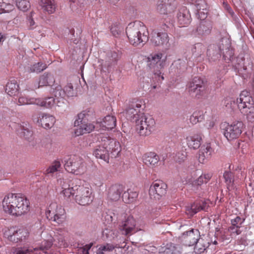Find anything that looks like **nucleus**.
<instances>
[{
	"label": "nucleus",
	"instance_id": "10",
	"mask_svg": "<svg viewBox=\"0 0 254 254\" xmlns=\"http://www.w3.org/2000/svg\"><path fill=\"white\" fill-rule=\"evenodd\" d=\"M136 129L138 133L143 136L151 134L155 124V121L151 117H147L145 115L135 122Z\"/></svg>",
	"mask_w": 254,
	"mask_h": 254
},
{
	"label": "nucleus",
	"instance_id": "21",
	"mask_svg": "<svg viewBox=\"0 0 254 254\" xmlns=\"http://www.w3.org/2000/svg\"><path fill=\"white\" fill-rule=\"evenodd\" d=\"M200 234L198 230L191 229L183 234V241L185 245L191 246L194 245L199 239Z\"/></svg>",
	"mask_w": 254,
	"mask_h": 254
},
{
	"label": "nucleus",
	"instance_id": "25",
	"mask_svg": "<svg viewBox=\"0 0 254 254\" xmlns=\"http://www.w3.org/2000/svg\"><path fill=\"white\" fill-rule=\"evenodd\" d=\"M187 143L190 149L194 150L199 148L202 141V134L197 133L190 134L186 137Z\"/></svg>",
	"mask_w": 254,
	"mask_h": 254
},
{
	"label": "nucleus",
	"instance_id": "38",
	"mask_svg": "<svg viewBox=\"0 0 254 254\" xmlns=\"http://www.w3.org/2000/svg\"><path fill=\"white\" fill-rule=\"evenodd\" d=\"M46 68V64L42 62H38L27 66L25 68V70L28 73H39L43 71Z\"/></svg>",
	"mask_w": 254,
	"mask_h": 254
},
{
	"label": "nucleus",
	"instance_id": "9",
	"mask_svg": "<svg viewBox=\"0 0 254 254\" xmlns=\"http://www.w3.org/2000/svg\"><path fill=\"white\" fill-rule=\"evenodd\" d=\"M46 215L49 219L59 224L63 223L66 219L64 209L56 202H52L50 204L46 212Z\"/></svg>",
	"mask_w": 254,
	"mask_h": 254
},
{
	"label": "nucleus",
	"instance_id": "4",
	"mask_svg": "<svg viewBox=\"0 0 254 254\" xmlns=\"http://www.w3.org/2000/svg\"><path fill=\"white\" fill-rule=\"evenodd\" d=\"M64 168L67 172L76 175H82L86 170L85 162L81 157L77 155L71 156L65 161Z\"/></svg>",
	"mask_w": 254,
	"mask_h": 254
},
{
	"label": "nucleus",
	"instance_id": "44",
	"mask_svg": "<svg viewBox=\"0 0 254 254\" xmlns=\"http://www.w3.org/2000/svg\"><path fill=\"white\" fill-rule=\"evenodd\" d=\"M61 167V164L60 161H55L53 162L51 165L44 171V174L48 176H53V175L60 171Z\"/></svg>",
	"mask_w": 254,
	"mask_h": 254
},
{
	"label": "nucleus",
	"instance_id": "11",
	"mask_svg": "<svg viewBox=\"0 0 254 254\" xmlns=\"http://www.w3.org/2000/svg\"><path fill=\"white\" fill-rule=\"evenodd\" d=\"M47 240H44L41 245L38 247L32 248H18L15 249L13 252V254H32L33 253L37 254L39 251V254H47V251L49 250L53 244V238L51 236L46 237Z\"/></svg>",
	"mask_w": 254,
	"mask_h": 254
},
{
	"label": "nucleus",
	"instance_id": "42",
	"mask_svg": "<svg viewBox=\"0 0 254 254\" xmlns=\"http://www.w3.org/2000/svg\"><path fill=\"white\" fill-rule=\"evenodd\" d=\"M211 31V26L208 22L202 21L197 28L199 34L202 35H208Z\"/></svg>",
	"mask_w": 254,
	"mask_h": 254
},
{
	"label": "nucleus",
	"instance_id": "52",
	"mask_svg": "<svg viewBox=\"0 0 254 254\" xmlns=\"http://www.w3.org/2000/svg\"><path fill=\"white\" fill-rule=\"evenodd\" d=\"M211 177V175L209 174H202L195 181V184L200 186L203 183H206L210 180Z\"/></svg>",
	"mask_w": 254,
	"mask_h": 254
},
{
	"label": "nucleus",
	"instance_id": "32",
	"mask_svg": "<svg viewBox=\"0 0 254 254\" xmlns=\"http://www.w3.org/2000/svg\"><path fill=\"white\" fill-rule=\"evenodd\" d=\"M54 81L55 79L51 74L45 73L40 76L38 85H35L34 88L37 89L44 86H50Z\"/></svg>",
	"mask_w": 254,
	"mask_h": 254
},
{
	"label": "nucleus",
	"instance_id": "45",
	"mask_svg": "<svg viewBox=\"0 0 254 254\" xmlns=\"http://www.w3.org/2000/svg\"><path fill=\"white\" fill-rule=\"evenodd\" d=\"M207 88L204 86H200L197 88H194V90H189V92L190 94L195 96L197 98H200L204 96L207 94Z\"/></svg>",
	"mask_w": 254,
	"mask_h": 254
},
{
	"label": "nucleus",
	"instance_id": "47",
	"mask_svg": "<svg viewBox=\"0 0 254 254\" xmlns=\"http://www.w3.org/2000/svg\"><path fill=\"white\" fill-rule=\"evenodd\" d=\"M36 102L37 98H30L26 97L25 95H21L18 98L17 104L19 106L28 104L36 105Z\"/></svg>",
	"mask_w": 254,
	"mask_h": 254
},
{
	"label": "nucleus",
	"instance_id": "53",
	"mask_svg": "<svg viewBox=\"0 0 254 254\" xmlns=\"http://www.w3.org/2000/svg\"><path fill=\"white\" fill-rule=\"evenodd\" d=\"M224 105L227 108L234 109L236 104L234 99L231 97H227L224 100Z\"/></svg>",
	"mask_w": 254,
	"mask_h": 254
},
{
	"label": "nucleus",
	"instance_id": "35",
	"mask_svg": "<svg viewBox=\"0 0 254 254\" xmlns=\"http://www.w3.org/2000/svg\"><path fill=\"white\" fill-rule=\"evenodd\" d=\"M195 6L197 10L198 18L201 20H204L207 17V6L205 1L198 0L196 2Z\"/></svg>",
	"mask_w": 254,
	"mask_h": 254
},
{
	"label": "nucleus",
	"instance_id": "15",
	"mask_svg": "<svg viewBox=\"0 0 254 254\" xmlns=\"http://www.w3.org/2000/svg\"><path fill=\"white\" fill-rule=\"evenodd\" d=\"M237 106L242 114L248 113L249 108L254 105V100L250 92L243 91L240 94L239 98L237 99Z\"/></svg>",
	"mask_w": 254,
	"mask_h": 254
},
{
	"label": "nucleus",
	"instance_id": "51",
	"mask_svg": "<svg viewBox=\"0 0 254 254\" xmlns=\"http://www.w3.org/2000/svg\"><path fill=\"white\" fill-rule=\"evenodd\" d=\"M241 227L230 226L228 229V232L230 236L232 238L236 237L237 236L241 234L242 231L241 230Z\"/></svg>",
	"mask_w": 254,
	"mask_h": 254
},
{
	"label": "nucleus",
	"instance_id": "27",
	"mask_svg": "<svg viewBox=\"0 0 254 254\" xmlns=\"http://www.w3.org/2000/svg\"><path fill=\"white\" fill-rule=\"evenodd\" d=\"M60 185L62 187V191L61 192V194L63 195L64 198L68 199L71 196H75V185L72 187H70L69 185L66 183L63 180H60Z\"/></svg>",
	"mask_w": 254,
	"mask_h": 254
},
{
	"label": "nucleus",
	"instance_id": "31",
	"mask_svg": "<svg viewBox=\"0 0 254 254\" xmlns=\"http://www.w3.org/2000/svg\"><path fill=\"white\" fill-rule=\"evenodd\" d=\"M102 129H112L116 126V118L113 116H107L102 122L97 123Z\"/></svg>",
	"mask_w": 254,
	"mask_h": 254
},
{
	"label": "nucleus",
	"instance_id": "48",
	"mask_svg": "<svg viewBox=\"0 0 254 254\" xmlns=\"http://www.w3.org/2000/svg\"><path fill=\"white\" fill-rule=\"evenodd\" d=\"M203 119V111L200 110H197L194 112L192 115L190 116V121L192 124L195 125L197 123L201 122Z\"/></svg>",
	"mask_w": 254,
	"mask_h": 254
},
{
	"label": "nucleus",
	"instance_id": "20",
	"mask_svg": "<svg viewBox=\"0 0 254 254\" xmlns=\"http://www.w3.org/2000/svg\"><path fill=\"white\" fill-rule=\"evenodd\" d=\"M177 22L180 27L187 26L191 22V16L186 7H181L177 14Z\"/></svg>",
	"mask_w": 254,
	"mask_h": 254
},
{
	"label": "nucleus",
	"instance_id": "7",
	"mask_svg": "<svg viewBox=\"0 0 254 254\" xmlns=\"http://www.w3.org/2000/svg\"><path fill=\"white\" fill-rule=\"evenodd\" d=\"M170 38L165 30H153L151 33L150 42L154 46L163 50H168L171 46Z\"/></svg>",
	"mask_w": 254,
	"mask_h": 254
},
{
	"label": "nucleus",
	"instance_id": "55",
	"mask_svg": "<svg viewBox=\"0 0 254 254\" xmlns=\"http://www.w3.org/2000/svg\"><path fill=\"white\" fill-rule=\"evenodd\" d=\"M245 219L242 218L240 216H236L235 218L231 220V226L239 227L242 228V224L244 223Z\"/></svg>",
	"mask_w": 254,
	"mask_h": 254
},
{
	"label": "nucleus",
	"instance_id": "39",
	"mask_svg": "<svg viewBox=\"0 0 254 254\" xmlns=\"http://www.w3.org/2000/svg\"><path fill=\"white\" fill-rule=\"evenodd\" d=\"M16 130L21 137L27 140L30 139L33 135V132L28 127L23 125H18Z\"/></svg>",
	"mask_w": 254,
	"mask_h": 254
},
{
	"label": "nucleus",
	"instance_id": "14",
	"mask_svg": "<svg viewBox=\"0 0 254 254\" xmlns=\"http://www.w3.org/2000/svg\"><path fill=\"white\" fill-rule=\"evenodd\" d=\"M243 126V123L240 121L228 124L224 129L225 137L229 141L238 138L242 133Z\"/></svg>",
	"mask_w": 254,
	"mask_h": 254
},
{
	"label": "nucleus",
	"instance_id": "43",
	"mask_svg": "<svg viewBox=\"0 0 254 254\" xmlns=\"http://www.w3.org/2000/svg\"><path fill=\"white\" fill-rule=\"evenodd\" d=\"M208 246V242L204 239H199L195 244L194 251L196 254H200L203 253Z\"/></svg>",
	"mask_w": 254,
	"mask_h": 254
},
{
	"label": "nucleus",
	"instance_id": "46",
	"mask_svg": "<svg viewBox=\"0 0 254 254\" xmlns=\"http://www.w3.org/2000/svg\"><path fill=\"white\" fill-rule=\"evenodd\" d=\"M223 58L226 62L229 63L233 58L234 51L232 49L230 48L229 45H224V50L222 51Z\"/></svg>",
	"mask_w": 254,
	"mask_h": 254
},
{
	"label": "nucleus",
	"instance_id": "40",
	"mask_svg": "<svg viewBox=\"0 0 254 254\" xmlns=\"http://www.w3.org/2000/svg\"><path fill=\"white\" fill-rule=\"evenodd\" d=\"M191 51L195 57H200L205 53L206 47L202 43H197L192 46Z\"/></svg>",
	"mask_w": 254,
	"mask_h": 254
},
{
	"label": "nucleus",
	"instance_id": "50",
	"mask_svg": "<svg viewBox=\"0 0 254 254\" xmlns=\"http://www.w3.org/2000/svg\"><path fill=\"white\" fill-rule=\"evenodd\" d=\"M17 7L23 11H27L30 7V3L28 0H16Z\"/></svg>",
	"mask_w": 254,
	"mask_h": 254
},
{
	"label": "nucleus",
	"instance_id": "62",
	"mask_svg": "<svg viewBox=\"0 0 254 254\" xmlns=\"http://www.w3.org/2000/svg\"><path fill=\"white\" fill-rule=\"evenodd\" d=\"M166 18H164V20H163V19H161L162 23H163V25L168 27L167 23H170V20L171 19V15H166Z\"/></svg>",
	"mask_w": 254,
	"mask_h": 254
},
{
	"label": "nucleus",
	"instance_id": "60",
	"mask_svg": "<svg viewBox=\"0 0 254 254\" xmlns=\"http://www.w3.org/2000/svg\"><path fill=\"white\" fill-rule=\"evenodd\" d=\"M111 31L115 36H117L121 32L119 27L117 25H112L111 27Z\"/></svg>",
	"mask_w": 254,
	"mask_h": 254
},
{
	"label": "nucleus",
	"instance_id": "34",
	"mask_svg": "<svg viewBox=\"0 0 254 254\" xmlns=\"http://www.w3.org/2000/svg\"><path fill=\"white\" fill-rule=\"evenodd\" d=\"M39 3L44 12L52 14L56 11L57 5L55 0H40Z\"/></svg>",
	"mask_w": 254,
	"mask_h": 254
},
{
	"label": "nucleus",
	"instance_id": "63",
	"mask_svg": "<svg viewBox=\"0 0 254 254\" xmlns=\"http://www.w3.org/2000/svg\"><path fill=\"white\" fill-rule=\"evenodd\" d=\"M28 25H29V28L30 29H33L34 28V25L35 24V23L33 20V18L30 17L29 19H28Z\"/></svg>",
	"mask_w": 254,
	"mask_h": 254
},
{
	"label": "nucleus",
	"instance_id": "36",
	"mask_svg": "<svg viewBox=\"0 0 254 254\" xmlns=\"http://www.w3.org/2000/svg\"><path fill=\"white\" fill-rule=\"evenodd\" d=\"M19 85L15 80L8 82L6 85L5 91L9 96H14L19 93Z\"/></svg>",
	"mask_w": 254,
	"mask_h": 254
},
{
	"label": "nucleus",
	"instance_id": "26",
	"mask_svg": "<svg viewBox=\"0 0 254 254\" xmlns=\"http://www.w3.org/2000/svg\"><path fill=\"white\" fill-rule=\"evenodd\" d=\"M224 46L223 40H221L217 44L210 45L206 51L207 57H210L212 55L216 56L217 58H220L222 51L224 50Z\"/></svg>",
	"mask_w": 254,
	"mask_h": 254
},
{
	"label": "nucleus",
	"instance_id": "56",
	"mask_svg": "<svg viewBox=\"0 0 254 254\" xmlns=\"http://www.w3.org/2000/svg\"><path fill=\"white\" fill-rule=\"evenodd\" d=\"M175 247L172 244L167 245L165 248H163L162 251L160 252V254H174Z\"/></svg>",
	"mask_w": 254,
	"mask_h": 254
},
{
	"label": "nucleus",
	"instance_id": "33",
	"mask_svg": "<svg viewBox=\"0 0 254 254\" xmlns=\"http://www.w3.org/2000/svg\"><path fill=\"white\" fill-rule=\"evenodd\" d=\"M212 151L209 144L203 145L199 151L198 161L201 163H204L205 160L210 157Z\"/></svg>",
	"mask_w": 254,
	"mask_h": 254
},
{
	"label": "nucleus",
	"instance_id": "57",
	"mask_svg": "<svg viewBox=\"0 0 254 254\" xmlns=\"http://www.w3.org/2000/svg\"><path fill=\"white\" fill-rule=\"evenodd\" d=\"M1 8L0 9V13L3 12H9L12 10L14 8V6L12 4L8 3L5 5V6L3 5H1Z\"/></svg>",
	"mask_w": 254,
	"mask_h": 254
},
{
	"label": "nucleus",
	"instance_id": "13",
	"mask_svg": "<svg viewBox=\"0 0 254 254\" xmlns=\"http://www.w3.org/2000/svg\"><path fill=\"white\" fill-rule=\"evenodd\" d=\"M4 235L8 241L13 243H18L27 240L29 233L25 229L11 227L5 231Z\"/></svg>",
	"mask_w": 254,
	"mask_h": 254
},
{
	"label": "nucleus",
	"instance_id": "37",
	"mask_svg": "<svg viewBox=\"0 0 254 254\" xmlns=\"http://www.w3.org/2000/svg\"><path fill=\"white\" fill-rule=\"evenodd\" d=\"M55 99L53 97H48L44 99L37 98L36 105L46 108H52L55 105Z\"/></svg>",
	"mask_w": 254,
	"mask_h": 254
},
{
	"label": "nucleus",
	"instance_id": "58",
	"mask_svg": "<svg viewBox=\"0 0 254 254\" xmlns=\"http://www.w3.org/2000/svg\"><path fill=\"white\" fill-rule=\"evenodd\" d=\"M248 109V113L243 114L247 116L248 119L250 120V121L254 122V106Z\"/></svg>",
	"mask_w": 254,
	"mask_h": 254
},
{
	"label": "nucleus",
	"instance_id": "1",
	"mask_svg": "<svg viewBox=\"0 0 254 254\" xmlns=\"http://www.w3.org/2000/svg\"><path fill=\"white\" fill-rule=\"evenodd\" d=\"M3 211L12 216L20 217L28 213L30 210L29 199L21 193H8L2 201Z\"/></svg>",
	"mask_w": 254,
	"mask_h": 254
},
{
	"label": "nucleus",
	"instance_id": "29",
	"mask_svg": "<svg viewBox=\"0 0 254 254\" xmlns=\"http://www.w3.org/2000/svg\"><path fill=\"white\" fill-rule=\"evenodd\" d=\"M206 207V204L204 202H195L186 207V213L191 216L201 210H205Z\"/></svg>",
	"mask_w": 254,
	"mask_h": 254
},
{
	"label": "nucleus",
	"instance_id": "54",
	"mask_svg": "<svg viewBox=\"0 0 254 254\" xmlns=\"http://www.w3.org/2000/svg\"><path fill=\"white\" fill-rule=\"evenodd\" d=\"M171 69H173L175 67L179 68L180 70H183L186 68V64L184 61L179 60L174 62L171 66Z\"/></svg>",
	"mask_w": 254,
	"mask_h": 254
},
{
	"label": "nucleus",
	"instance_id": "64",
	"mask_svg": "<svg viewBox=\"0 0 254 254\" xmlns=\"http://www.w3.org/2000/svg\"><path fill=\"white\" fill-rule=\"evenodd\" d=\"M104 251L100 247L97 250V254H104Z\"/></svg>",
	"mask_w": 254,
	"mask_h": 254
},
{
	"label": "nucleus",
	"instance_id": "41",
	"mask_svg": "<svg viewBox=\"0 0 254 254\" xmlns=\"http://www.w3.org/2000/svg\"><path fill=\"white\" fill-rule=\"evenodd\" d=\"M138 196V193L136 191H133L128 189L127 192L123 194V199L125 202L129 203L133 202Z\"/></svg>",
	"mask_w": 254,
	"mask_h": 254
},
{
	"label": "nucleus",
	"instance_id": "18",
	"mask_svg": "<svg viewBox=\"0 0 254 254\" xmlns=\"http://www.w3.org/2000/svg\"><path fill=\"white\" fill-rule=\"evenodd\" d=\"M167 185L163 181L158 180L153 183L151 185L149 193L150 197L155 199H159L166 193Z\"/></svg>",
	"mask_w": 254,
	"mask_h": 254
},
{
	"label": "nucleus",
	"instance_id": "49",
	"mask_svg": "<svg viewBox=\"0 0 254 254\" xmlns=\"http://www.w3.org/2000/svg\"><path fill=\"white\" fill-rule=\"evenodd\" d=\"M204 86L203 81L198 77H194L188 86L189 90H194V88Z\"/></svg>",
	"mask_w": 254,
	"mask_h": 254
},
{
	"label": "nucleus",
	"instance_id": "16",
	"mask_svg": "<svg viewBox=\"0 0 254 254\" xmlns=\"http://www.w3.org/2000/svg\"><path fill=\"white\" fill-rule=\"evenodd\" d=\"M225 182L229 190L234 188V186L243 180L245 175L241 170H236L234 172L225 171L223 174Z\"/></svg>",
	"mask_w": 254,
	"mask_h": 254
},
{
	"label": "nucleus",
	"instance_id": "61",
	"mask_svg": "<svg viewBox=\"0 0 254 254\" xmlns=\"http://www.w3.org/2000/svg\"><path fill=\"white\" fill-rule=\"evenodd\" d=\"M186 155L183 153H178L177 155V161L179 162H182L186 159Z\"/></svg>",
	"mask_w": 254,
	"mask_h": 254
},
{
	"label": "nucleus",
	"instance_id": "8",
	"mask_svg": "<svg viewBox=\"0 0 254 254\" xmlns=\"http://www.w3.org/2000/svg\"><path fill=\"white\" fill-rule=\"evenodd\" d=\"M76 128L74 130L76 136H79L91 132L95 127L92 123L88 122L86 111H83L78 115L77 119L74 122Z\"/></svg>",
	"mask_w": 254,
	"mask_h": 254
},
{
	"label": "nucleus",
	"instance_id": "22",
	"mask_svg": "<svg viewBox=\"0 0 254 254\" xmlns=\"http://www.w3.org/2000/svg\"><path fill=\"white\" fill-rule=\"evenodd\" d=\"M52 89H53L52 93L57 97L64 98L65 95L68 97L73 96L74 95L73 87L71 83H67L64 89L60 85H58Z\"/></svg>",
	"mask_w": 254,
	"mask_h": 254
},
{
	"label": "nucleus",
	"instance_id": "3",
	"mask_svg": "<svg viewBox=\"0 0 254 254\" xmlns=\"http://www.w3.org/2000/svg\"><path fill=\"white\" fill-rule=\"evenodd\" d=\"M117 219L119 221L118 228L122 234L129 236L138 231L136 221L131 215L121 212L118 214Z\"/></svg>",
	"mask_w": 254,
	"mask_h": 254
},
{
	"label": "nucleus",
	"instance_id": "24",
	"mask_svg": "<svg viewBox=\"0 0 254 254\" xmlns=\"http://www.w3.org/2000/svg\"><path fill=\"white\" fill-rule=\"evenodd\" d=\"M37 122L45 129L52 127L55 122V118L49 114L42 113L39 115Z\"/></svg>",
	"mask_w": 254,
	"mask_h": 254
},
{
	"label": "nucleus",
	"instance_id": "17",
	"mask_svg": "<svg viewBox=\"0 0 254 254\" xmlns=\"http://www.w3.org/2000/svg\"><path fill=\"white\" fill-rule=\"evenodd\" d=\"M102 144L105 145L109 155L112 158H116L119 156L121 151V145L116 140L107 136L102 137Z\"/></svg>",
	"mask_w": 254,
	"mask_h": 254
},
{
	"label": "nucleus",
	"instance_id": "30",
	"mask_svg": "<svg viewBox=\"0 0 254 254\" xmlns=\"http://www.w3.org/2000/svg\"><path fill=\"white\" fill-rule=\"evenodd\" d=\"M143 162L147 166L149 167L155 166L159 161L158 155L154 152H147L143 155Z\"/></svg>",
	"mask_w": 254,
	"mask_h": 254
},
{
	"label": "nucleus",
	"instance_id": "6",
	"mask_svg": "<svg viewBox=\"0 0 254 254\" xmlns=\"http://www.w3.org/2000/svg\"><path fill=\"white\" fill-rule=\"evenodd\" d=\"M75 202L80 205H89L93 201V196L90 189L83 185H75Z\"/></svg>",
	"mask_w": 254,
	"mask_h": 254
},
{
	"label": "nucleus",
	"instance_id": "19",
	"mask_svg": "<svg viewBox=\"0 0 254 254\" xmlns=\"http://www.w3.org/2000/svg\"><path fill=\"white\" fill-rule=\"evenodd\" d=\"M176 9L175 0H159L157 2V10L161 14L171 15Z\"/></svg>",
	"mask_w": 254,
	"mask_h": 254
},
{
	"label": "nucleus",
	"instance_id": "23",
	"mask_svg": "<svg viewBox=\"0 0 254 254\" xmlns=\"http://www.w3.org/2000/svg\"><path fill=\"white\" fill-rule=\"evenodd\" d=\"M124 190V187L123 185H112L108 190V198L112 201H117L120 198L121 194Z\"/></svg>",
	"mask_w": 254,
	"mask_h": 254
},
{
	"label": "nucleus",
	"instance_id": "28",
	"mask_svg": "<svg viewBox=\"0 0 254 254\" xmlns=\"http://www.w3.org/2000/svg\"><path fill=\"white\" fill-rule=\"evenodd\" d=\"M93 155L97 158L103 160L104 161L109 162V155L105 145L102 144L101 140L100 145H98L94 150Z\"/></svg>",
	"mask_w": 254,
	"mask_h": 254
},
{
	"label": "nucleus",
	"instance_id": "59",
	"mask_svg": "<svg viewBox=\"0 0 254 254\" xmlns=\"http://www.w3.org/2000/svg\"><path fill=\"white\" fill-rule=\"evenodd\" d=\"M100 247L104 252H110L113 251L115 248H119L117 245L116 246H114L113 245L110 244L101 246Z\"/></svg>",
	"mask_w": 254,
	"mask_h": 254
},
{
	"label": "nucleus",
	"instance_id": "2",
	"mask_svg": "<svg viewBox=\"0 0 254 254\" xmlns=\"http://www.w3.org/2000/svg\"><path fill=\"white\" fill-rule=\"evenodd\" d=\"M126 34L129 43L134 46L144 45L149 38L147 27L140 22L129 24L126 28Z\"/></svg>",
	"mask_w": 254,
	"mask_h": 254
},
{
	"label": "nucleus",
	"instance_id": "5",
	"mask_svg": "<svg viewBox=\"0 0 254 254\" xmlns=\"http://www.w3.org/2000/svg\"><path fill=\"white\" fill-rule=\"evenodd\" d=\"M142 105H144V101L142 99H132L126 109L127 118L134 122L140 118V116L144 115Z\"/></svg>",
	"mask_w": 254,
	"mask_h": 254
},
{
	"label": "nucleus",
	"instance_id": "12",
	"mask_svg": "<svg viewBox=\"0 0 254 254\" xmlns=\"http://www.w3.org/2000/svg\"><path fill=\"white\" fill-rule=\"evenodd\" d=\"M162 54L161 53L152 54L147 58V65L150 69L155 75L161 78V80L164 79V77L161 75V70L164 67V62L161 60Z\"/></svg>",
	"mask_w": 254,
	"mask_h": 254
}]
</instances>
